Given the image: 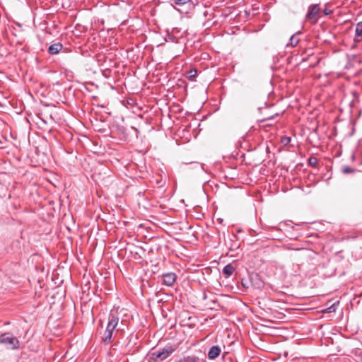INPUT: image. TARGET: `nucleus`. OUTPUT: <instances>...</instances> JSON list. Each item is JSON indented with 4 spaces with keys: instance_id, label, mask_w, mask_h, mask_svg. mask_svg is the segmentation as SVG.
<instances>
[{
    "instance_id": "4",
    "label": "nucleus",
    "mask_w": 362,
    "mask_h": 362,
    "mask_svg": "<svg viewBox=\"0 0 362 362\" xmlns=\"http://www.w3.org/2000/svg\"><path fill=\"white\" fill-rule=\"evenodd\" d=\"M320 8L319 4H311L309 6L308 8V12L306 14V18L308 20H313L315 19V21L317 20L316 18L317 14L320 13Z\"/></svg>"
},
{
    "instance_id": "6",
    "label": "nucleus",
    "mask_w": 362,
    "mask_h": 362,
    "mask_svg": "<svg viewBox=\"0 0 362 362\" xmlns=\"http://www.w3.org/2000/svg\"><path fill=\"white\" fill-rule=\"evenodd\" d=\"M354 42L355 43H359L362 42V21L358 22L356 24Z\"/></svg>"
},
{
    "instance_id": "19",
    "label": "nucleus",
    "mask_w": 362,
    "mask_h": 362,
    "mask_svg": "<svg viewBox=\"0 0 362 362\" xmlns=\"http://www.w3.org/2000/svg\"><path fill=\"white\" fill-rule=\"evenodd\" d=\"M332 10L328 9V8H325V9L323 10V13H324V14H325V16H327V15H329V14L332 13Z\"/></svg>"
},
{
    "instance_id": "5",
    "label": "nucleus",
    "mask_w": 362,
    "mask_h": 362,
    "mask_svg": "<svg viewBox=\"0 0 362 362\" xmlns=\"http://www.w3.org/2000/svg\"><path fill=\"white\" fill-rule=\"evenodd\" d=\"M163 284L168 286H171L174 284L177 279V275L174 272H168L162 275Z\"/></svg>"
},
{
    "instance_id": "15",
    "label": "nucleus",
    "mask_w": 362,
    "mask_h": 362,
    "mask_svg": "<svg viewBox=\"0 0 362 362\" xmlns=\"http://www.w3.org/2000/svg\"><path fill=\"white\" fill-rule=\"evenodd\" d=\"M290 141H291V138L288 136H284L281 139V143L285 146L288 145L290 143Z\"/></svg>"
},
{
    "instance_id": "3",
    "label": "nucleus",
    "mask_w": 362,
    "mask_h": 362,
    "mask_svg": "<svg viewBox=\"0 0 362 362\" xmlns=\"http://www.w3.org/2000/svg\"><path fill=\"white\" fill-rule=\"evenodd\" d=\"M0 343L8 345L10 348L15 349L18 347L19 341L8 333L0 335Z\"/></svg>"
},
{
    "instance_id": "14",
    "label": "nucleus",
    "mask_w": 362,
    "mask_h": 362,
    "mask_svg": "<svg viewBox=\"0 0 362 362\" xmlns=\"http://www.w3.org/2000/svg\"><path fill=\"white\" fill-rule=\"evenodd\" d=\"M173 2L178 6H182L190 2L191 0H173Z\"/></svg>"
},
{
    "instance_id": "8",
    "label": "nucleus",
    "mask_w": 362,
    "mask_h": 362,
    "mask_svg": "<svg viewBox=\"0 0 362 362\" xmlns=\"http://www.w3.org/2000/svg\"><path fill=\"white\" fill-rule=\"evenodd\" d=\"M62 48L63 46L61 43H55L49 47L48 52L50 54H57L62 49Z\"/></svg>"
},
{
    "instance_id": "18",
    "label": "nucleus",
    "mask_w": 362,
    "mask_h": 362,
    "mask_svg": "<svg viewBox=\"0 0 362 362\" xmlns=\"http://www.w3.org/2000/svg\"><path fill=\"white\" fill-rule=\"evenodd\" d=\"M342 171L344 173H352L354 170L351 168L346 166V167L343 168Z\"/></svg>"
},
{
    "instance_id": "1",
    "label": "nucleus",
    "mask_w": 362,
    "mask_h": 362,
    "mask_svg": "<svg viewBox=\"0 0 362 362\" xmlns=\"http://www.w3.org/2000/svg\"><path fill=\"white\" fill-rule=\"evenodd\" d=\"M119 317L111 315L109 317V320L106 327V329L104 332L103 336L102 337L103 341L105 344H108L111 342L113 332L118 325Z\"/></svg>"
},
{
    "instance_id": "16",
    "label": "nucleus",
    "mask_w": 362,
    "mask_h": 362,
    "mask_svg": "<svg viewBox=\"0 0 362 362\" xmlns=\"http://www.w3.org/2000/svg\"><path fill=\"white\" fill-rule=\"evenodd\" d=\"M337 305L336 304H333L330 307H329L327 309V313H333V312H335L336 311V309H337Z\"/></svg>"
},
{
    "instance_id": "2",
    "label": "nucleus",
    "mask_w": 362,
    "mask_h": 362,
    "mask_svg": "<svg viewBox=\"0 0 362 362\" xmlns=\"http://www.w3.org/2000/svg\"><path fill=\"white\" fill-rule=\"evenodd\" d=\"M178 348V345H167L161 350H158L151 354V358L154 361H163L168 358Z\"/></svg>"
},
{
    "instance_id": "13",
    "label": "nucleus",
    "mask_w": 362,
    "mask_h": 362,
    "mask_svg": "<svg viewBox=\"0 0 362 362\" xmlns=\"http://www.w3.org/2000/svg\"><path fill=\"white\" fill-rule=\"evenodd\" d=\"M185 362H199V358L196 356H187L183 358Z\"/></svg>"
},
{
    "instance_id": "9",
    "label": "nucleus",
    "mask_w": 362,
    "mask_h": 362,
    "mask_svg": "<svg viewBox=\"0 0 362 362\" xmlns=\"http://www.w3.org/2000/svg\"><path fill=\"white\" fill-rule=\"evenodd\" d=\"M300 33H301V32L298 31L296 34L293 35L290 37L289 42L286 45V47H294L297 46V45L298 44V42L300 41V39L296 36V35H298Z\"/></svg>"
},
{
    "instance_id": "17",
    "label": "nucleus",
    "mask_w": 362,
    "mask_h": 362,
    "mask_svg": "<svg viewBox=\"0 0 362 362\" xmlns=\"http://www.w3.org/2000/svg\"><path fill=\"white\" fill-rule=\"evenodd\" d=\"M168 38L169 39V40H170L172 42H177V37L175 36H174L173 35L168 34Z\"/></svg>"
},
{
    "instance_id": "10",
    "label": "nucleus",
    "mask_w": 362,
    "mask_h": 362,
    "mask_svg": "<svg viewBox=\"0 0 362 362\" xmlns=\"http://www.w3.org/2000/svg\"><path fill=\"white\" fill-rule=\"evenodd\" d=\"M235 271V268L231 264H228L223 269V273L227 276H231Z\"/></svg>"
},
{
    "instance_id": "7",
    "label": "nucleus",
    "mask_w": 362,
    "mask_h": 362,
    "mask_svg": "<svg viewBox=\"0 0 362 362\" xmlns=\"http://www.w3.org/2000/svg\"><path fill=\"white\" fill-rule=\"evenodd\" d=\"M221 352V349L219 346H213L208 352V358L211 360H214L220 355Z\"/></svg>"
},
{
    "instance_id": "12",
    "label": "nucleus",
    "mask_w": 362,
    "mask_h": 362,
    "mask_svg": "<svg viewBox=\"0 0 362 362\" xmlns=\"http://www.w3.org/2000/svg\"><path fill=\"white\" fill-rule=\"evenodd\" d=\"M317 163H318L317 158L314 156H311L308 159V164L312 167H316L317 165Z\"/></svg>"
},
{
    "instance_id": "11",
    "label": "nucleus",
    "mask_w": 362,
    "mask_h": 362,
    "mask_svg": "<svg viewBox=\"0 0 362 362\" xmlns=\"http://www.w3.org/2000/svg\"><path fill=\"white\" fill-rule=\"evenodd\" d=\"M197 74V71L196 69H192L187 73V78L189 80L193 81Z\"/></svg>"
}]
</instances>
